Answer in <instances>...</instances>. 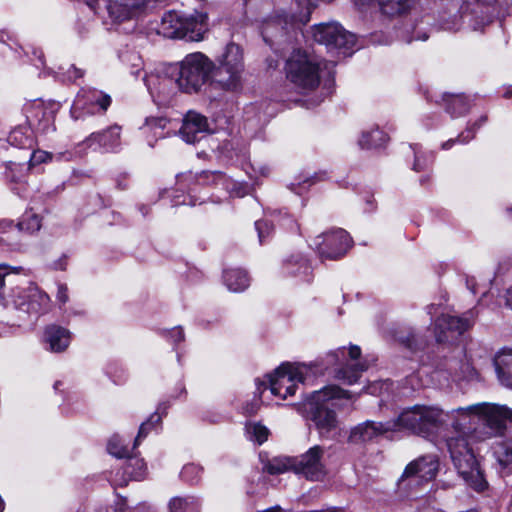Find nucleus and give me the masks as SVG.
I'll return each mask as SVG.
<instances>
[{"instance_id":"obj_1","label":"nucleus","mask_w":512,"mask_h":512,"mask_svg":"<svg viewBox=\"0 0 512 512\" xmlns=\"http://www.w3.org/2000/svg\"><path fill=\"white\" fill-rule=\"evenodd\" d=\"M351 393L338 385H327L314 390L308 398V419L311 420L321 437H329L337 427V414L328 407V401L334 399H351Z\"/></svg>"},{"instance_id":"obj_2","label":"nucleus","mask_w":512,"mask_h":512,"mask_svg":"<svg viewBox=\"0 0 512 512\" xmlns=\"http://www.w3.org/2000/svg\"><path fill=\"white\" fill-rule=\"evenodd\" d=\"M447 447L455 468L467 485L478 493L486 491L488 481L468 439L464 436L451 437L447 440Z\"/></svg>"},{"instance_id":"obj_3","label":"nucleus","mask_w":512,"mask_h":512,"mask_svg":"<svg viewBox=\"0 0 512 512\" xmlns=\"http://www.w3.org/2000/svg\"><path fill=\"white\" fill-rule=\"evenodd\" d=\"M21 267H9L6 264H0V304L11 306L24 315L44 314L50 308V297L47 293L40 290L37 286H29L25 289L17 288L12 291L10 300H5L3 290L5 277L11 272L19 273Z\"/></svg>"},{"instance_id":"obj_4","label":"nucleus","mask_w":512,"mask_h":512,"mask_svg":"<svg viewBox=\"0 0 512 512\" xmlns=\"http://www.w3.org/2000/svg\"><path fill=\"white\" fill-rule=\"evenodd\" d=\"M208 32V15L195 11L186 14L181 11H168L161 20L159 33L166 38L184 39L190 42H198L204 39Z\"/></svg>"},{"instance_id":"obj_5","label":"nucleus","mask_w":512,"mask_h":512,"mask_svg":"<svg viewBox=\"0 0 512 512\" xmlns=\"http://www.w3.org/2000/svg\"><path fill=\"white\" fill-rule=\"evenodd\" d=\"M441 410L414 405L404 409L395 419L388 421L391 432L409 431L414 435L428 437L438 430L442 424Z\"/></svg>"},{"instance_id":"obj_6","label":"nucleus","mask_w":512,"mask_h":512,"mask_svg":"<svg viewBox=\"0 0 512 512\" xmlns=\"http://www.w3.org/2000/svg\"><path fill=\"white\" fill-rule=\"evenodd\" d=\"M307 24L299 26H290V37L292 32L297 35L298 31L303 40L308 43L309 40H313L318 44L325 45L329 50H351L356 44V36L349 31L345 30L338 23H319L311 27V31H304L303 27Z\"/></svg>"},{"instance_id":"obj_7","label":"nucleus","mask_w":512,"mask_h":512,"mask_svg":"<svg viewBox=\"0 0 512 512\" xmlns=\"http://www.w3.org/2000/svg\"><path fill=\"white\" fill-rule=\"evenodd\" d=\"M214 63L203 53L185 56L179 64L176 84L185 93H196L210 80Z\"/></svg>"},{"instance_id":"obj_8","label":"nucleus","mask_w":512,"mask_h":512,"mask_svg":"<svg viewBox=\"0 0 512 512\" xmlns=\"http://www.w3.org/2000/svg\"><path fill=\"white\" fill-rule=\"evenodd\" d=\"M320 65L305 49L290 53V82L304 90H315L320 84Z\"/></svg>"},{"instance_id":"obj_9","label":"nucleus","mask_w":512,"mask_h":512,"mask_svg":"<svg viewBox=\"0 0 512 512\" xmlns=\"http://www.w3.org/2000/svg\"><path fill=\"white\" fill-rule=\"evenodd\" d=\"M456 411L462 416H478L488 428L500 434L506 430V422L512 423V409L506 405L479 403L459 407Z\"/></svg>"},{"instance_id":"obj_10","label":"nucleus","mask_w":512,"mask_h":512,"mask_svg":"<svg viewBox=\"0 0 512 512\" xmlns=\"http://www.w3.org/2000/svg\"><path fill=\"white\" fill-rule=\"evenodd\" d=\"M318 238L321 241L317 243V252L322 260H340L354 245L353 238L342 228L324 232Z\"/></svg>"},{"instance_id":"obj_11","label":"nucleus","mask_w":512,"mask_h":512,"mask_svg":"<svg viewBox=\"0 0 512 512\" xmlns=\"http://www.w3.org/2000/svg\"><path fill=\"white\" fill-rule=\"evenodd\" d=\"M111 104V97L100 90L81 88L72 104L70 113L77 120L85 115L105 112Z\"/></svg>"},{"instance_id":"obj_12","label":"nucleus","mask_w":512,"mask_h":512,"mask_svg":"<svg viewBox=\"0 0 512 512\" xmlns=\"http://www.w3.org/2000/svg\"><path fill=\"white\" fill-rule=\"evenodd\" d=\"M469 319L461 316L442 314L434 322V335L437 343L453 344L470 329Z\"/></svg>"},{"instance_id":"obj_13","label":"nucleus","mask_w":512,"mask_h":512,"mask_svg":"<svg viewBox=\"0 0 512 512\" xmlns=\"http://www.w3.org/2000/svg\"><path fill=\"white\" fill-rule=\"evenodd\" d=\"M322 456V447L315 445L299 457H290V471L309 480H318L323 474Z\"/></svg>"},{"instance_id":"obj_14","label":"nucleus","mask_w":512,"mask_h":512,"mask_svg":"<svg viewBox=\"0 0 512 512\" xmlns=\"http://www.w3.org/2000/svg\"><path fill=\"white\" fill-rule=\"evenodd\" d=\"M438 470L439 462L434 456H421L406 465L400 480L417 477L419 482L428 483L436 478Z\"/></svg>"},{"instance_id":"obj_15","label":"nucleus","mask_w":512,"mask_h":512,"mask_svg":"<svg viewBox=\"0 0 512 512\" xmlns=\"http://www.w3.org/2000/svg\"><path fill=\"white\" fill-rule=\"evenodd\" d=\"M146 0H108L106 9L114 23L136 19L143 11Z\"/></svg>"},{"instance_id":"obj_16","label":"nucleus","mask_w":512,"mask_h":512,"mask_svg":"<svg viewBox=\"0 0 512 512\" xmlns=\"http://www.w3.org/2000/svg\"><path fill=\"white\" fill-rule=\"evenodd\" d=\"M244 71L214 66L211 85L229 93H238L243 89Z\"/></svg>"},{"instance_id":"obj_17","label":"nucleus","mask_w":512,"mask_h":512,"mask_svg":"<svg viewBox=\"0 0 512 512\" xmlns=\"http://www.w3.org/2000/svg\"><path fill=\"white\" fill-rule=\"evenodd\" d=\"M388 421L376 422L367 420L351 429L348 441L353 444H364L378 439L380 436L391 432Z\"/></svg>"},{"instance_id":"obj_18","label":"nucleus","mask_w":512,"mask_h":512,"mask_svg":"<svg viewBox=\"0 0 512 512\" xmlns=\"http://www.w3.org/2000/svg\"><path fill=\"white\" fill-rule=\"evenodd\" d=\"M288 375V363H282L271 374H267L264 379L256 380V392L261 397L264 391L269 390L271 395L279 396L280 400H285L288 395V387L282 386L285 377Z\"/></svg>"},{"instance_id":"obj_19","label":"nucleus","mask_w":512,"mask_h":512,"mask_svg":"<svg viewBox=\"0 0 512 512\" xmlns=\"http://www.w3.org/2000/svg\"><path fill=\"white\" fill-rule=\"evenodd\" d=\"M208 129V120L205 116L195 111H189L183 118L179 133L185 142L195 143L208 132Z\"/></svg>"},{"instance_id":"obj_20","label":"nucleus","mask_w":512,"mask_h":512,"mask_svg":"<svg viewBox=\"0 0 512 512\" xmlns=\"http://www.w3.org/2000/svg\"><path fill=\"white\" fill-rule=\"evenodd\" d=\"M316 379V365H307L301 362H290V397L296 393V383L314 385Z\"/></svg>"},{"instance_id":"obj_21","label":"nucleus","mask_w":512,"mask_h":512,"mask_svg":"<svg viewBox=\"0 0 512 512\" xmlns=\"http://www.w3.org/2000/svg\"><path fill=\"white\" fill-rule=\"evenodd\" d=\"M44 340L49 345V351L61 353L70 345L71 332L64 327L51 324L45 328Z\"/></svg>"},{"instance_id":"obj_22","label":"nucleus","mask_w":512,"mask_h":512,"mask_svg":"<svg viewBox=\"0 0 512 512\" xmlns=\"http://www.w3.org/2000/svg\"><path fill=\"white\" fill-rule=\"evenodd\" d=\"M442 105L446 113L452 118H458L466 115L471 109V98L465 93H444L442 95Z\"/></svg>"},{"instance_id":"obj_23","label":"nucleus","mask_w":512,"mask_h":512,"mask_svg":"<svg viewBox=\"0 0 512 512\" xmlns=\"http://www.w3.org/2000/svg\"><path fill=\"white\" fill-rule=\"evenodd\" d=\"M121 128L117 125L109 127L102 132L92 133L87 139L88 146L97 145L106 150H113L119 145Z\"/></svg>"},{"instance_id":"obj_24","label":"nucleus","mask_w":512,"mask_h":512,"mask_svg":"<svg viewBox=\"0 0 512 512\" xmlns=\"http://www.w3.org/2000/svg\"><path fill=\"white\" fill-rule=\"evenodd\" d=\"M393 337L399 345L411 353L424 350L426 345L424 339L412 328L395 330Z\"/></svg>"},{"instance_id":"obj_25","label":"nucleus","mask_w":512,"mask_h":512,"mask_svg":"<svg viewBox=\"0 0 512 512\" xmlns=\"http://www.w3.org/2000/svg\"><path fill=\"white\" fill-rule=\"evenodd\" d=\"M218 66L244 71L242 48L233 42L227 44L224 52L218 59Z\"/></svg>"},{"instance_id":"obj_26","label":"nucleus","mask_w":512,"mask_h":512,"mask_svg":"<svg viewBox=\"0 0 512 512\" xmlns=\"http://www.w3.org/2000/svg\"><path fill=\"white\" fill-rule=\"evenodd\" d=\"M298 279V282L310 283L312 280V267L307 257L302 254L290 255V276Z\"/></svg>"},{"instance_id":"obj_27","label":"nucleus","mask_w":512,"mask_h":512,"mask_svg":"<svg viewBox=\"0 0 512 512\" xmlns=\"http://www.w3.org/2000/svg\"><path fill=\"white\" fill-rule=\"evenodd\" d=\"M379 10L390 18L408 14L415 4V0H377Z\"/></svg>"},{"instance_id":"obj_28","label":"nucleus","mask_w":512,"mask_h":512,"mask_svg":"<svg viewBox=\"0 0 512 512\" xmlns=\"http://www.w3.org/2000/svg\"><path fill=\"white\" fill-rule=\"evenodd\" d=\"M368 369L366 362L354 364L345 363L335 369V378L347 385H353L361 378L362 373Z\"/></svg>"},{"instance_id":"obj_29","label":"nucleus","mask_w":512,"mask_h":512,"mask_svg":"<svg viewBox=\"0 0 512 512\" xmlns=\"http://www.w3.org/2000/svg\"><path fill=\"white\" fill-rule=\"evenodd\" d=\"M224 283L232 292H241L249 286V277L244 270L228 269L223 274Z\"/></svg>"},{"instance_id":"obj_30","label":"nucleus","mask_w":512,"mask_h":512,"mask_svg":"<svg viewBox=\"0 0 512 512\" xmlns=\"http://www.w3.org/2000/svg\"><path fill=\"white\" fill-rule=\"evenodd\" d=\"M263 472L270 475H278L288 470V458L286 456H275L270 458L266 452L259 453Z\"/></svg>"},{"instance_id":"obj_31","label":"nucleus","mask_w":512,"mask_h":512,"mask_svg":"<svg viewBox=\"0 0 512 512\" xmlns=\"http://www.w3.org/2000/svg\"><path fill=\"white\" fill-rule=\"evenodd\" d=\"M388 141V134L379 128H375L370 131H364L359 144L362 148L376 149L385 146Z\"/></svg>"},{"instance_id":"obj_32","label":"nucleus","mask_w":512,"mask_h":512,"mask_svg":"<svg viewBox=\"0 0 512 512\" xmlns=\"http://www.w3.org/2000/svg\"><path fill=\"white\" fill-rule=\"evenodd\" d=\"M495 371L501 382L512 387V354H502L494 359Z\"/></svg>"},{"instance_id":"obj_33","label":"nucleus","mask_w":512,"mask_h":512,"mask_svg":"<svg viewBox=\"0 0 512 512\" xmlns=\"http://www.w3.org/2000/svg\"><path fill=\"white\" fill-rule=\"evenodd\" d=\"M326 178L325 172L315 173L311 176H298L295 181L290 183V191L302 196L308 189L317 182L323 181Z\"/></svg>"},{"instance_id":"obj_34","label":"nucleus","mask_w":512,"mask_h":512,"mask_svg":"<svg viewBox=\"0 0 512 512\" xmlns=\"http://www.w3.org/2000/svg\"><path fill=\"white\" fill-rule=\"evenodd\" d=\"M170 512H199L198 500L194 497H175L169 503Z\"/></svg>"},{"instance_id":"obj_35","label":"nucleus","mask_w":512,"mask_h":512,"mask_svg":"<svg viewBox=\"0 0 512 512\" xmlns=\"http://www.w3.org/2000/svg\"><path fill=\"white\" fill-rule=\"evenodd\" d=\"M488 122V115L483 114L474 122H468L467 127L458 135L460 144H467L475 138L477 131Z\"/></svg>"},{"instance_id":"obj_36","label":"nucleus","mask_w":512,"mask_h":512,"mask_svg":"<svg viewBox=\"0 0 512 512\" xmlns=\"http://www.w3.org/2000/svg\"><path fill=\"white\" fill-rule=\"evenodd\" d=\"M245 430L248 439L258 443L259 445L267 441L269 436L268 428L256 422L247 423L245 426Z\"/></svg>"},{"instance_id":"obj_37","label":"nucleus","mask_w":512,"mask_h":512,"mask_svg":"<svg viewBox=\"0 0 512 512\" xmlns=\"http://www.w3.org/2000/svg\"><path fill=\"white\" fill-rule=\"evenodd\" d=\"M124 473L129 475L131 479L142 480L146 475V464L143 459L129 457Z\"/></svg>"},{"instance_id":"obj_38","label":"nucleus","mask_w":512,"mask_h":512,"mask_svg":"<svg viewBox=\"0 0 512 512\" xmlns=\"http://www.w3.org/2000/svg\"><path fill=\"white\" fill-rule=\"evenodd\" d=\"M497 462L499 465V472L502 477L512 474V448L503 447L501 451L497 452Z\"/></svg>"},{"instance_id":"obj_39","label":"nucleus","mask_w":512,"mask_h":512,"mask_svg":"<svg viewBox=\"0 0 512 512\" xmlns=\"http://www.w3.org/2000/svg\"><path fill=\"white\" fill-rule=\"evenodd\" d=\"M17 232L25 231L34 233L41 228V218L37 214L26 213L22 220L16 225Z\"/></svg>"},{"instance_id":"obj_40","label":"nucleus","mask_w":512,"mask_h":512,"mask_svg":"<svg viewBox=\"0 0 512 512\" xmlns=\"http://www.w3.org/2000/svg\"><path fill=\"white\" fill-rule=\"evenodd\" d=\"M168 120L164 117H148L141 127L145 132H152L156 137H163L162 130L166 128Z\"/></svg>"},{"instance_id":"obj_41","label":"nucleus","mask_w":512,"mask_h":512,"mask_svg":"<svg viewBox=\"0 0 512 512\" xmlns=\"http://www.w3.org/2000/svg\"><path fill=\"white\" fill-rule=\"evenodd\" d=\"M161 422V415L158 413H154L150 416L149 420L142 423L138 434L134 441V447H137L140 444V441L144 439L148 433L152 430L155 425L159 424Z\"/></svg>"},{"instance_id":"obj_42","label":"nucleus","mask_w":512,"mask_h":512,"mask_svg":"<svg viewBox=\"0 0 512 512\" xmlns=\"http://www.w3.org/2000/svg\"><path fill=\"white\" fill-rule=\"evenodd\" d=\"M83 76L84 71L74 65H70L67 69H64V67L61 66L59 67V71L56 72V77L63 82H75Z\"/></svg>"},{"instance_id":"obj_43","label":"nucleus","mask_w":512,"mask_h":512,"mask_svg":"<svg viewBox=\"0 0 512 512\" xmlns=\"http://www.w3.org/2000/svg\"><path fill=\"white\" fill-rule=\"evenodd\" d=\"M199 182L203 184L222 185L225 187L226 183H228V178L219 171H206L201 174Z\"/></svg>"},{"instance_id":"obj_44","label":"nucleus","mask_w":512,"mask_h":512,"mask_svg":"<svg viewBox=\"0 0 512 512\" xmlns=\"http://www.w3.org/2000/svg\"><path fill=\"white\" fill-rule=\"evenodd\" d=\"M202 468L196 464H187L182 468L180 473L181 479L194 484L197 483L201 477Z\"/></svg>"},{"instance_id":"obj_45","label":"nucleus","mask_w":512,"mask_h":512,"mask_svg":"<svg viewBox=\"0 0 512 512\" xmlns=\"http://www.w3.org/2000/svg\"><path fill=\"white\" fill-rule=\"evenodd\" d=\"M17 233L16 225H13L11 221L2 220L0 221V245L10 244L13 240V236Z\"/></svg>"},{"instance_id":"obj_46","label":"nucleus","mask_w":512,"mask_h":512,"mask_svg":"<svg viewBox=\"0 0 512 512\" xmlns=\"http://www.w3.org/2000/svg\"><path fill=\"white\" fill-rule=\"evenodd\" d=\"M107 449L111 455L117 458H124L129 456V450L122 444L120 438L117 436H113L109 440Z\"/></svg>"},{"instance_id":"obj_47","label":"nucleus","mask_w":512,"mask_h":512,"mask_svg":"<svg viewBox=\"0 0 512 512\" xmlns=\"http://www.w3.org/2000/svg\"><path fill=\"white\" fill-rule=\"evenodd\" d=\"M8 141L15 146L24 148L29 147L32 143V139L26 136L22 129L13 130L8 137Z\"/></svg>"},{"instance_id":"obj_48","label":"nucleus","mask_w":512,"mask_h":512,"mask_svg":"<svg viewBox=\"0 0 512 512\" xmlns=\"http://www.w3.org/2000/svg\"><path fill=\"white\" fill-rule=\"evenodd\" d=\"M414 151V163L412 169L416 172L424 171L432 163L424 154L419 153L413 148Z\"/></svg>"},{"instance_id":"obj_49","label":"nucleus","mask_w":512,"mask_h":512,"mask_svg":"<svg viewBox=\"0 0 512 512\" xmlns=\"http://www.w3.org/2000/svg\"><path fill=\"white\" fill-rule=\"evenodd\" d=\"M225 189L229 190L230 193L233 195V196H236V197H243L245 196L248 191H249V188L245 185H242L240 183H237V182H234L232 181L231 179L228 178V183H226Z\"/></svg>"},{"instance_id":"obj_50","label":"nucleus","mask_w":512,"mask_h":512,"mask_svg":"<svg viewBox=\"0 0 512 512\" xmlns=\"http://www.w3.org/2000/svg\"><path fill=\"white\" fill-rule=\"evenodd\" d=\"M256 230L258 231V237L260 243L264 241V238L266 235H269V233L272 231L273 226L270 222L267 220H260L255 222Z\"/></svg>"},{"instance_id":"obj_51","label":"nucleus","mask_w":512,"mask_h":512,"mask_svg":"<svg viewBox=\"0 0 512 512\" xmlns=\"http://www.w3.org/2000/svg\"><path fill=\"white\" fill-rule=\"evenodd\" d=\"M51 157L52 156L50 153L43 150H37L31 154L30 163L31 165H38L47 162L48 160L51 159Z\"/></svg>"},{"instance_id":"obj_52","label":"nucleus","mask_w":512,"mask_h":512,"mask_svg":"<svg viewBox=\"0 0 512 512\" xmlns=\"http://www.w3.org/2000/svg\"><path fill=\"white\" fill-rule=\"evenodd\" d=\"M56 300L60 304V307L69 301L68 287L66 284H58Z\"/></svg>"},{"instance_id":"obj_53","label":"nucleus","mask_w":512,"mask_h":512,"mask_svg":"<svg viewBox=\"0 0 512 512\" xmlns=\"http://www.w3.org/2000/svg\"><path fill=\"white\" fill-rule=\"evenodd\" d=\"M169 338L174 343H179L184 340V332L181 327H175L169 332Z\"/></svg>"},{"instance_id":"obj_54","label":"nucleus","mask_w":512,"mask_h":512,"mask_svg":"<svg viewBox=\"0 0 512 512\" xmlns=\"http://www.w3.org/2000/svg\"><path fill=\"white\" fill-rule=\"evenodd\" d=\"M272 28H273L272 25L268 24L263 29V32H262L263 38H264L265 42L268 43L271 47H273L276 44V42L273 39H271V37H272V31H271Z\"/></svg>"},{"instance_id":"obj_55","label":"nucleus","mask_w":512,"mask_h":512,"mask_svg":"<svg viewBox=\"0 0 512 512\" xmlns=\"http://www.w3.org/2000/svg\"><path fill=\"white\" fill-rule=\"evenodd\" d=\"M362 351L358 345L351 344L348 349V355L351 360H358L361 357Z\"/></svg>"},{"instance_id":"obj_56","label":"nucleus","mask_w":512,"mask_h":512,"mask_svg":"<svg viewBox=\"0 0 512 512\" xmlns=\"http://www.w3.org/2000/svg\"><path fill=\"white\" fill-rule=\"evenodd\" d=\"M259 408V400H254L253 403L247 405L244 409L247 414H254Z\"/></svg>"},{"instance_id":"obj_57","label":"nucleus","mask_w":512,"mask_h":512,"mask_svg":"<svg viewBox=\"0 0 512 512\" xmlns=\"http://www.w3.org/2000/svg\"><path fill=\"white\" fill-rule=\"evenodd\" d=\"M456 143H460V141L458 140V136L456 138H451L445 141L441 147L443 150H448L452 148Z\"/></svg>"},{"instance_id":"obj_58","label":"nucleus","mask_w":512,"mask_h":512,"mask_svg":"<svg viewBox=\"0 0 512 512\" xmlns=\"http://www.w3.org/2000/svg\"><path fill=\"white\" fill-rule=\"evenodd\" d=\"M53 268L55 270H65V268H66V257L64 256L63 258H61L58 261H56L53 264Z\"/></svg>"},{"instance_id":"obj_59","label":"nucleus","mask_w":512,"mask_h":512,"mask_svg":"<svg viewBox=\"0 0 512 512\" xmlns=\"http://www.w3.org/2000/svg\"><path fill=\"white\" fill-rule=\"evenodd\" d=\"M366 204H367V208H366V211L368 212H372L375 210L376 208V204H375V199L373 198V196H369L368 199L366 200Z\"/></svg>"},{"instance_id":"obj_60","label":"nucleus","mask_w":512,"mask_h":512,"mask_svg":"<svg viewBox=\"0 0 512 512\" xmlns=\"http://www.w3.org/2000/svg\"><path fill=\"white\" fill-rule=\"evenodd\" d=\"M310 512H344V509L340 508V507H330V508H327V509L313 510V511H310Z\"/></svg>"},{"instance_id":"obj_61","label":"nucleus","mask_w":512,"mask_h":512,"mask_svg":"<svg viewBox=\"0 0 512 512\" xmlns=\"http://www.w3.org/2000/svg\"><path fill=\"white\" fill-rule=\"evenodd\" d=\"M134 512H153L152 508L146 504H141L135 508Z\"/></svg>"},{"instance_id":"obj_62","label":"nucleus","mask_w":512,"mask_h":512,"mask_svg":"<svg viewBox=\"0 0 512 512\" xmlns=\"http://www.w3.org/2000/svg\"><path fill=\"white\" fill-rule=\"evenodd\" d=\"M374 0H353L356 6L365 7L369 6Z\"/></svg>"},{"instance_id":"obj_63","label":"nucleus","mask_w":512,"mask_h":512,"mask_svg":"<svg viewBox=\"0 0 512 512\" xmlns=\"http://www.w3.org/2000/svg\"><path fill=\"white\" fill-rule=\"evenodd\" d=\"M339 354H341L342 357L344 356V354H345V348L344 347L341 348V349H338L337 351H334V352L330 353L329 356L334 357L335 359H338Z\"/></svg>"},{"instance_id":"obj_64","label":"nucleus","mask_w":512,"mask_h":512,"mask_svg":"<svg viewBox=\"0 0 512 512\" xmlns=\"http://www.w3.org/2000/svg\"><path fill=\"white\" fill-rule=\"evenodd\" d=\"M431 178L429 175L422 176L420 178L421 186H428L430 184Z\"/></svg>"}]
</instances>
